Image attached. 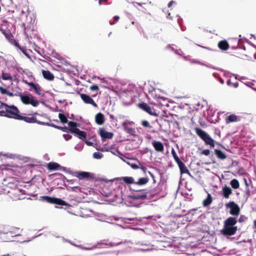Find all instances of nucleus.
Wrapping results in <instances>:
<instances>
[{
	"label": "nucleus",
	"mask_w": 256,
	"mask_h": 256,
	"mask_svg": "<svg viewBox=\"0 0 256 256\" xmlns=\"http://www.w3.org/2000/svg\"><path fill=\"white\" fill-rule=\"evenodd\" d=\"M131 197L135 200L147 199L152 201H155L162 197L160 190L156 188L151 190H134Z\"/></svg>",
	"instance_id": "1"
},
{
	"label": "nucleus",
	"mask_w": 256,
	"mask_h": 256,
	"mask_svg": "<svg viewBox=\"0 0 256 256\" xmlns=\"http://www.w3.org/2000/svg\"><path fill=\"white\" fill-rule=\"evenodd\" d=\"M1 108H4V110H0V116L19 120L21 115L20 114V110L16 106H9L6 103L2 102L0 105V109Z\"/></svg>",
	"instance_id": "2"
},
{
	"label": "nucleus",
	"mask_w": 256,
	"mask_h": 256,
	"mask_svg": "<svg viewBox=\"0 0 256 256\" xmlns=\"http://www.w3.org/2000/svg\"><path fill=\"white\" fill-rule=\"evenodd\" d=\"M237 220L236 218H228L224 222V228L220 230L221 234L224 236L234 234L238 230L237 226H234Z\"/></svg>",
	"instance_id": "3"
},
{
	"label": "nucleus",
	"mask_w": 256,
	"mask_h": 256,
	"mask_svg": "<svg viewBox=\"0 0 256 256\" xmlns=\"http://www.w3.org/2000/svg\"><path fill=\"white\" fill-rule=\"evenodd\" d=\"M134 90L135 88L132 86H129L126 88H122L120 90V97L124 105L128 106L133 102Z\"/></svg>",
	"instance_id": "4"
},
{
	"label": "nucleus",
	"mask_w": 256,
	"mask_h": 256,
	"mask_svg": "<svg viewBox=\"0 0 256 256\" xmlns=\"http://www.w3.org/2000/svg\"><path fill=\"white\" fill-rule=\"evenodd\" d=\"M54 176H58V179H60L66 180L69 184L72 185L73 186H69L68 184H64V186L68 190L76 191V190L80 189V181L76 179L68 180L67 179L64 175L62 174H55Z\"/></svg>",
	"instance_id": "5"
},
{
	"label": "nucleus",
	"mask_w": 256,
	"mask_h": 256,
	"mask_svg": "<svg viewBox=\"0 0 256 256\" xmlns=\"http://www.w3.org/2000/svg\"><path fill=\"white\" fill-rule=\"evenodd\" d=\"M155 216H148L144 217H135L132 218H127L128 220L132 221V224L135 225L142 226L150 224L152 220H155Z\"/></svg>",
	"instance_id": "6"
},
{
	"label": "nucleus",
	"mask_w": 256,
	"mask_h": 256,
	"mask_svg": "<svg viewBox=\"0 0 256 256\" xmlns=\"http://www.w3.org/2000/svg\"><path fill=\"white\" fill-rule=\"evenodd\" d=\"M196 134L206 144L212 147L214 146L215 141L206 132L200 128H195Z\"/></svg>",
	"instance_id": "7"
},
{
	"label": "nucleus",
	"mask_w": 256,
	"mask_h": 256,
	"mask_svg": "<svg viewBox=\"0 0 256 256\" xmlns=\"http://www.w3.org/2000/svg\"><path fill=\"white\" fill-rule=\"evenodd\" d=\"M134 124V122L126 120L122 123V126L126 132L134 136L135 138H137L138 135L136 134V130L134 128H132Z\"/></svg>",
	"instance_id": "8"
},
{
	"label": "nucleus",
	"mask_w": 256,
	"mask_h": 256,
	"mask_svg": "<svg viewBox=\"0 0 256 256\" xmlns=\"http://www.w3.org/2000/svg\"><path fill=\"white\" fill-rule=\"evenodd\" d=\"M226 208H230V214L232 216H238L240 213V208L234 202L232 201L226 204Z\"/></svg>",
	"instance_id": "9"
},
{
	"label": "nucleus",
	"mask_w": 256,
	"mask_h": 256,
	"mask_svg": "<svg viewBox=\"0 0 256 256\" xmlns=\"http://www.w3.org/2000/svg\"><path fill=\"white\" fill-rule=\"evenodd\" d=\"M138 106L140 108L147 112L148 114L152 116L156 115V114L154 112V109L145 102H142L139 104Z\"/></svg>",
	"instance_id": "10"
},
{
	"label": "nucleus",
	"mask_w": 256,
	"mask_h": 256,
	"mask_svg": "<svg viewBox=\"0 0 256 256\" xmlns=\"http://www.w3.org/2000/svg\"><path fill=\"white\" fill-rule=\"evenodd\" d=\"M80 96L84 103L87 104H90L94 108H98L97 104L89 96L84 94H80Z\"/></svg>",
	"instance_id": "11"
},
{
	"label": "nucleus",
	"mask_w": 256,
	"mask_h": 256,
	"mask_svg": "<svg viewBox=\"0 0 256 256\" xmlns=\"http://www.w3.org/2000/svg\"><path fill=\"white\" fill-rule=\"evenodd\" d=\"M75 176L80 180L84 178L90 180L94 178V174L86 172H76Z\"/></svg>",
	"instance_id": "12"
},
{
	"label": "nucleus",
	"mask_w": 256,
	"mask_h": 256,
	"mask_svg": "<svg viewBox=\"0 0 256 256\" xmlns=\"http://www.w3.org/2000/svg\"><path fill=\"white\" fill-rule=\"evenodd\" d=\"M12 44L18 48L28 58H30V50L26 49V48L24 46L21 47L19 45L18 43L14 40H12Z\"/></svg>",
	"instance_id": "13"
},
{
	"label": "nucleus",
	"mask_w": 256,
	"mask_h": 256,
	"mask_svg": "<svg viewBox=\"0 0 256 256\" xmlns=\"http://www.w3.org/2000/svg\"><path fill=\"white\" fill-rule=\"evenodd\" d=\"M98 133L102 137V140L106 139L111 138L114 135L112 132H108L103 128H100Z\"/></svg>",
	"instance_id": "14"
},
{
	"label": "nucleus",
	"mask_w": 256,
	"mask_h": 256,
	"mask_svg": "<svg viewBox=\"0 0 256 256\" xmlns=\"http://www.w3.org/2000/svg\"><path fill=\"white\" fill-rule=\"evenodd\" d=\"M19 120H24L25 122L30 124L36 123L38 124V120L36 119V118L34 116L28 117L20 116Z\"/></svg>",
	"instance_id": "15"
},
{
	"label": "nucleus",
	"mask_w": 256,
	"mask_h": 256,
	"mask_svg": "<svg viewBox=\"0 0 256 256\" xmlns=\"http://www.w3.org/2000/svg\"><path fill=\"white\" fill-rule=\"evenodd\" d=\"M74 132V136L78 137L80 139L84 141L86 138L87 134L86 132L80 130L79 129L75 130V131Z\"/></svg>",
	"instance_id": "16"
},
{
	"label": "nucleus",
	"mask_w": 256,
	"mask_h": 256,
	"mask_svg": "<svg viewBox=\"0 0 256 256\" xmlns=\"http://www.w3.org/2000/svg\"><path fill=\"white\" fill-rule=\"evenodd\" d=\"M95 122L98 125H102L105 122L104 115L101 113L98 112L95 116Z\"/></svg>",
	"instance_id": "17"
},
{
	"label": "nucleus",
	"mask_w": 256,
	"mask_h": 256,
	"mask_svg": "<svg viewBox=\"0 0 256 256\" xmlns=\"http://www.w3.org/2000/svg\"><path fill=\"white\" fill-rule=\"evenodd\" d=\"M48 168L50 170H65L66 168L64 167H62L58 164L56 162H50L48 165Z\"/></svg>",
	"instance_id": "18"
},
{
	"label": "nucleus",
	"mask_w": 256,
	"mask_h": 256,
	"mask_svg": "<svg viewBox=\"0 0 256 256\" xmlns=\"http://www.w3.org/2000/svg\"><path fill=\"white\" fill-rule=\"evenodd\" d=\"M245 182L246 186L247 187L246 188V192L244 194V197L248 200V198L253 194H256V189H254L252 190H250V189L248 187V184L247 183L246 180H245Z\"/></svg>",
	"instance_id": "19"
},
{
	"label": "nucleus",
	"mask_w": 256,
	"mask_h": 256,
	"mask_svg": "<svg viewBox=\"0 0 256 256\" xmlns=\"http://www.w3.org/2000/svg\"><path fill=\"white\" fill-rule=\"evenodd\" d=\"M178 165L180 170V172L181 174H187L190 176H192L190 173V171L186 167V166L182 162H178Z\"/></svg>",
	"instance_id": "20"
},
{
	"label": "nucleus",
	"mask_w": 256,
	"mask_h": 256,
	"mask_svg": "<svg viewBox=\"0 0 256 256\" xmlns=\"http://www.w3.org/2000/svg\"><path fill=\"white\" fill-rule=\"evenodd\" d=\"M152 144L156 150L160 152L164 150V147L162 142L153 141Z\"/></svg>",
	"instance_id": "21"
},
{
	"label": "nucleus",
	"mask_w": 256,
	"mask_h": 256,
	"mask_svg": "<svg viewBox=\"0 0 256 256\" xmlns=\"http://www.w3.org/2000/svg\"><path fill=\"white\" fill-rule=\"evenodd\" d=\"M222 196L224 198H229L230 195L232 193V190L230 187L225 185L222 188Z\"/></svg>",
	"instance_id": "22"
},
{
	"label": "nucleus",
	"mask_w": 256,
	"mask_h": 256,
	"mask_svg": "<svg viewBox=\"0 0 256 256\" xmlns=\"http://www.w3.org/2000/svg\"><path fill=\"white\" fill-rule=\"evenodd\" d=\"M68 124L70 128L68 129V132L74 134V132L75 131V130H78V128H77V127L80 126L79 124H78L75 122L71 121L68 122Z\"/></svg>",
	"instance_id": "23"
},
{
	"label": "nucleus",
	"mask_w": 256,
	"mask_h": 256,
	"mask_svg": "<svg viewBox=\"0 0 256 256\" xmlns=\"http://www.w3.org/2000/svg\"><path fill=\"white\" fill-rule=\"evenodd\" d=\"M44 78L48 80H52L54 78V74L48 70H43L42 71Z\"/></svg>",
	"instance_id": "24"
},
{
	"label": "nucleus",
	"mask_w": 256,
	"mask_h": 256,
	"mask_svg": "<svg viewBox=\"0 0 256 256\" xmlns=\"http://www.w3.org/2000/svg\"><path fill=\"white\" fill-rule=\"evenodd\" d=\"M218 47L222 50H227L230 46L226 40H224L220 41L218 44Z\"/></svg>",
	"instance_id": "25"
},
{
	"label": "nucleus",
	"mask_w": 256,
	"mask_h": 256,
	"mask_svg": "<svg viewBox=\"0 0 256 256\" xmlns=\"http://www.w3.org/2000/svg\"><path fill=\"white\" fill-rule=\"evenodd\" d=\"M226 123L235 122L240 120V118L234 114H230L226 120Z\"/></svg>",
	"instance_id": "26"
},
{
	"label": "nucleus",
	"mask_w": 256,
	"mask_h": 256,
	"mask_svg": "<svg viewBox=\"0 0 256 256\" xmlns=\"http://www.w3.org/2000/svg\"><path fill=\"white\" fill-rule=\"evenodd\" d=\"M52 204H56L59 206H68L66 201L58 198H54Z\"/></svg>",
	"instance_id": "27"
},
{
	"label": "nucleus",
	"mask_w": 256,
	"mask_h": 256,
	"mask_svg": "<svg viewBox=\"0 0 256 256\" xmlns=\"http://www.w3.org/2000/svg\"><path fill=\"white\" fill-rule=\"evenodd\" d=\"M0 32H2V33L6 36V38L12 43V36L10 31L8 30H4L1 28V30H0Z\"/></svg>",
	"instance_id": "28"
},
{
	"label": "nucleus",
	"mask_w": 256,
	"mask_h": 256,
	"mask_svg": "<svg viewBox=\"0 0 256 256\" xmlns=\"http://www.w3.org/2000/svg\"><path fill=\"white\" fill-rule=\"evenodd\" d=\"M214 153L218 158L220 160H224L226 157V154L221 150L216 149L214 150Z\"/></svg>",
	"instance_id": "29"
},
{
	"label": "nucleus",
	"mask_w": 256,
	"mask_h": 256,
	"mask_svg": "<svg viewBox=\"0 0 256 256\" xmlns=\"http://www.w3.org/2000/svg\"><path fill=\"white\" fill-rule=\"evenodd\" d=\"M120 178L127 184H135L134 180L132 176H123Z\"/></svg>",
	"instance_id": "30"
},
{
	"label": "nucleus",
	"mask_w": 256,
	"mask_h": 256,
	"mask_svg": "<svg viewBox=\"0 0 256 256\" xmlns=\"http://www.w3.org/2000/svg\"><path fill=\"white\" fill-rule=\"evenodd\" d=\"M212 202V198L210 194H208L207 198L203 200L202 204L204 207L208 206Z\"/></svg>",
	"instance_id": "31"
},
{
	"label": "nucleus",
	"mask_w": 256,
	"mask_h": 256,
	"mask_svg": "<svg viewBox=\"0 0 256 256\" xmlns=\"http://www.w3.org/2000/svg\"><path fill=\"white\" fill-rule=\"evenodd\" d=\"M148 178L147 177L140 178L138 179V181L135 182L136 185L142 186L146 184L148 182Z\"/></svg>",
	"instance_id": "32"
},
{
	"label": "nucleus",
	"mask_w": 256,
	"mask_h": 256,
	"mask_svg": "<svg viewBox=\"0 0 256 256\" xmlns=\"http://www.w3.org/2000/svg\"><path fill=\"white\" fill-rule=\"evenodd\" d=\"M20 100L22 101V102L25 104H28L27 102L30 101L31 100L30 98H32V96H27V95L22 96V94H20Z\"/></svg>",
	"instance_id": "33"
},
{
	"label": "nucleus",
	"mask_w": 256,
	"mask_h": 256,
	"mask_svg": "<svg viewBox=\"0 0 256 256\" xmlns=\"http://www.w3.org/2000/svg\"><path fill=\"white\" fill-rule=\"evenodd\" d=\"M54 198L49 196H42L40 200L42 201L46 202H47L52 204Z\"/></svg>",
	"instance_id": "34"
},
{
	"label": "nucleus",
	"mask_w": 256,
	"mask_h": 256,
	"mask_svg": "<svg viewBox=\"0 0 256 256\" xmlns=\"http://www.w3.org/2000/svg\"><path fill=\"white\" fill-rule=\"evenodd\" d=\"M230 184L232 187L234 189L238 188L240 186L239 182L236 179H232L230 181Z\"/></svg>",
	"instance_id": "35"
},
{
	"label": "nucleus",
	"mask_w": 256,
	"mask_h": 256,
	"mask_svg": "<svg viewBox=\"0 0 256 256\" xmlns=\"http://www.w3.org/2000/svg\"><path fill=\"white\" fill-rule=\"evenodd\" d=\"M58 118L62 123H68V120L64 114L60 113L58 114Z\"/></svg>",
	"instance_id": "36"
},
{
	"label": "nucleus",
	"mask_w": 256,
	"mask_h": 256,
	"mask_svg": "<svg viewBox=\"0 0 256 256\" xmlns=\"http://www.w3.org/2000/svg\"><path fill=\"white\" fill-rule=\"evenodd\" d=\"M34 90V92L38 96H44V94H42L40 92L42 90L40 86L38 84H36L35 86L32 88Z\"/></svg>",
	"instance_id": "37"
},
{
	"label": "nucleus",
	"mask_w": 256,
	"mask_h": 256,
	"mask_svg": "<svg viewBox=\"0 0 256 256\" xmlns=\"http://www.w3.org/2000/svg\"><path fill=\"white\" fill-rule=\"evenodd\" d=\"M172 154L174 160H175V161L177 163V164H178V162H182L180 160V159L178 158V156H177L176 153V151L174 150V148L172 149Z\"/></svg>",
	"instance_id": "38"
},
{
	"label": "nucleus",
	"mask_w": 256,
	"mask_h": 256,
	"mask_svg": "<svg viewBox=\"0 0 256 256\" xmlns=\"http://www.w3.org/2000/svg\"><path fill=\"white\" fill-rule=\"evenodd\" d=\"M30 99H31V100L30 102H28L27 104H31L34 106H38V104H39V102L38 100H35L33 96H32V98H31Z\"/></svg>",
	"instance_id": "39"
},
{
	"label": "nucleus",
	"mask_w": 256,
	"mask_h": 256,
	"mask_svg": "<svg viewBox=\"0 0 256 256\" xmlns=\"http://www.w3.org/2000/svg\"><path fill=\"white\" fill-rule=\"evenodd\" d=\"M103 154L100 152H94L92 154L93 158L97 160L103 158Z\"/></svg>",
	"instance_id": "40"
},
{
	"label": "nucleus",
	"mask_w": 256,
	"mask_h": 256,
	"mask_svg": "<svg viewBox=\"0 0 256 256\" xmlns=\"http://www.w3.org/2000/svg\"><path fill=\"white\" fill-rule=\"evenodd\" d=\"M226 84L229 86L234 87V88H236L238 86V82H236L232 83V82H230V79H228L227 80Z\"/></svg>",
	"instance_id": "41"
},
{
	"label": "nucleus",
	"mask_w": 256,
	"mask_h": 256,
	"mask_svg": "<svg viewBox=\"0 0 256 256\" xmlns=\"http://www.w3.org/2000/svg\"><path fill=\"white\" fill-rule=\"evenodd\" d=\"M2 78L4 80H8L12 79V76L8 73L2 72Z\"/></svg>",
	"instance_id": "42"
},
{
	"label": "nucleus",
	"mask_w": 256,
	"mask_h": 256,
	"mask_svg": "<svg viewBox=\"0 0 256 256\" xmlns=\"http://www.w3.org/2000/svg\"><path fill=\"white\" fill-rule=\"evenodd\" d=\"M84 144L82 142H80L78 144L74 147V149L78 151H81L83 148Z\"/></svg>",
	"instance_id": "43"
},
{
	"label": "nucleus",
	"mask_w": 256,
	"mask_h": 256,
	"mask_svg": "<svg viewBox=\"0 0 256 256\" xmlns=\"http://www.w3.org/2000/svg\"><path fill=\"white\" fill-rule=\"evenodd\" d=\"M142 126H144L145 128H152V126H150L149 122L147 120H142L141 122Z\"/></svg>",
	"instance_id": "44"
},
{
	"label": "nucleus",
	"mask_w": 256,
	"mask_h": 256,
	"mask_svg": "<svg viewBox=\"0 0 256 256\" xmlns=\"http://www.w3.org/2000/svg\"><path fill=\"white\" fill-rule=\"evenodd\" d=\"M64 240L66 242H68V243L70 244H72V245H73V246H76V247L80 248H82V249L88 250V248H84V247H83L82 246H81V245H76V244H73V243H72V242L70 240H66V239H64Z\"/></svg>",
	"instance_id": "45"
},
{
	"label": "nucleus",
	"mask_w": 256,
	"mask_h": 256,
	"mask_svg": "<svg viewBox=\"0 0 256 256\" xmlns=\"http://www.w3.org/2000/svg\"><path fill=\"white\" fill-rule=\"evenodd\" d=\"M247 218V217H246L245 216L241 215L238 220V222L240 223L246 221Z\"/></svg>",
	"instance_id": "46"
},
{
	"label": "nucleus",
	"mask_w": 256,
	"mask_h": 256,
	"mask_svg": "<svg viewBox=\"0 0 256 256\" xmlns=\"http://www.w3.org/2000/svg\"><path fill=\"white\" fill-rule=\"evenodd\" d=\"M120 18V17L118 16H114V21L112 22V20H110V25H113L116 22H118V20Z\"/></svg>",
	"instance_id": "47"
},
{
	"label": "nucleus",
	"mask_w": 256,
	"mask_h": 256,
	"mask_svg": "<svg viewBox=\"0 0 256 256\" xmlns=\"http://www.w3.org/2000/svg\"><path fill=\"white\" fill-rule=\"evenodd\" d=\"M148 246V248H139V250L140 251H141V252H148V251H150L151 250H152V248H150V246Z\"/></svg>",
	"instance_id": "48"
},
{
	"label": "nucleus",
	"mask_w": 256,
	"mask_h": 256,
	"mask_svg": "<svg viewBox=\"0 0 256 256\" xmlns=\"http://www.w3.org/2000/svg\"><path fill=\"white\" fill-rule=\"evenodd\" d=\"M172 46H173V44H172V45H171V44H168L166 46V48L167 49V50H170L171 51L174 52H175V51H176V49H175L174 47H172Z\"/></svg>",
	"instance_id": "49"
},
{
	"label": "nucleus",
	"mask_w": 256,
	"mask_h": 256,
	"mask_svg": "<svg viewBox=\"0 0 256 256\" xmlns=\"http://www.w3.org/2000/svg\"><path fill=\"white\" fill-rule=\"evenodd\" d=\"M201 154L205 156H208L210 154V150L208 149L204 150L202 151Z\"/></svg>",
	"instance_id": "50"
},
{
	"label": "nucleus",
	"mask_w": 256,
	"mask_h": 256,
	"mask_svg": "<svg viewBox=\"0 0 256 256\" xmlns=\"http://www.w3.org/2000/svg\"><path fill=\"white\" fill-rule=\"evenodd\" d=\"M221 70L222 72H224V76H226V78L230 77L229 75L232 76V73L230 72H228V71H226L224 70Z\"/></svg>",
	"instance_id": "51"
},
{
	"label": "nucleus",
	"mask_w": 256,
	"mask_h": 256,
	"mask_svg": "<svg viewBox=\"0 0 256 256\" xmlns=\"http://www.w3.org/2000/svg\"><path fill=\"white\" fill-rule=\"evenodd\" d=\"M63 137L66 140H68L72 138V136L69 134H64Z\"/></svg>",
	"instance_id": "52"
},
{
	"label": "nucleus",
	"mask_w": 256,
	"mask_h": 256,
	"mask_svg": "<svg viewBox=\"0 0 256 256\" xmlns=\"http://www.w3.org/2000/svg\"><path fill=\"white\" fill-rule=\"evenodd\" d=\"M41 234H40L38 236H33L32 238H31L30 239H29V240H23L22 242H21V243H26V242H28L30 241H32V240H34V238H36L39 236H40Z\"/></svg>",
	"instance_id": "53"
},
{
	"label": "nucleus",
	"mask_w": 256,
	"mask_h": 256,
	"mask_svg": "<svg viewBox=\"0 0 256 256\" xmlns=\"http://www.w3.org/2000/svg\"><path fill=\"white\" fill-rule=\"evenodd\" d=\"M124 242H117V243L110 242V244H109V246H118L120 244H122Z\"/></svg>",
	"instance_id": "54"
},
{
	"label": "nucleus",
	"mask_w": 256,
	"mask_h": 256,
	"mask_svg": "<svg viewBox=\"0 0 256 256\" xmlns=\"http://www.w3.org/2000/svg\"><path fill=\"white\" fill-rule=\"evenodd\" d=\"M58 128H58V129L64 132H69L68 128L66 126L62 127V126H58Z\"/></svg>",
	"instance_id": "55"
},
{
	"label": "nucleus",
	"mask_w": 256,
	"mask_h": 256,
	"mask_svg": "<svg viewBox=\"0 0 256 256\" xmlns=\"http://www.w3.org/2000/svg\"><path fill=\"white\" fill-rule=\"evenodd\" d=\"M12 234H13V232L12 231H9L8 232L4 234L3 237H4V238H6V236H10L12 237H13L14 236H12Z\"/></svg>",
	"instance_id": "56"
},
{
	"label": "nucleus",
	"mask_w": 256,
	"mask_h": 256,
	"mask_svg": "<svg viewBox=\"0 0 256 256\" xmlns=\"http://www.w3.org/2000/svg\"><path fill=\"white\" fill-rule=\"evenodd\" d=\"M0 93L2 94H6V93H7V90L6 88H4L0 86Z\"/></svg>",
	"instance_id": "57"
},
{
	"label": "nucleus",
	"mask_w": 256,
	"mask_h": 256,
	"mask_svg": "<svg viewBox=\"0 0 256 256\" xmlns=\"http://www.w3.org/2000/svg\"><path fill=\"white\" fill-rule=\"evenodd\" d=\"M111 152L112 154L116 156H118V154H122L118 150H115L114 151H111Z\"/></svg>",
	"instance_id": "58"
},
{
	"label": "nucleus",
	"mask_w": 256,
	"mask_h": 256,
	"mask_svg": "<svg viewBox=\"0 0 256 256\" xmlns=\"http://www.w3.org/2000/svg\"><path fill=\"white\" fill-rule=\"evenodd\" d=\"M38 124H40V125H42V126H50V123L46 122H40V121L38 120Z\"/></svg>",
	"instance_id": "59"
},
{
	"label": "nucleus",
	"mask_w": 256,
	"mask_h": 256,
	"mask_svg": "<svg viewBox=\"0 0 256 256\" xmlns=\"http://www.w3.org/2000/svg\"><path fill=\"white\" fill-rule=\"evenodd\" d=\"M176 54L179 56H182L183 54V52L180 49L176 50L174 52Z\"/></svg>",
	"instance_id": "60"
},
{
	"label": "nucleus",
	"mask_w": 256,
	"mask_h": 256,
	"mask_svg": "<svg viewBox=\"0 0 256 256\" xmlns=\"http://www.w3.org/2000/svg\"><path fill=\"white\" fill-rule=\"evenodd\" d=\"M184 197L188 199L189 201H190L192 200V194H184Z\"/></svg>",
	"instance_id": "61"
},
{
	"label": "nucleus",
	"mask_w": 256,
	"mask_h": 256,
	"mask_svg": "<svg viewBox=\"0 0 256 256\" xmlns=\"http://www.w3.org/2000/svg\"><path fill=\"white\" fill-rule=\"evenodd\" d=\"M90 89L92 90H98V86L94 84V85L90 87Z\"/></svg>",
	"instance_id": "62"
},
{
	"label": "nucleus",
	"mask_w": 256,
	"mask_h": 256,
	"mask_svg": "<svg viewBox=\"0 0 256 256\" xmlns=\"http://www.w3.org/2000/svg\"><path fill=\"white\" fill-rule=\"evenodd\" d=\"M148 173L150 176L152 178L153 180L154 183H156V180L155 176H154V174L152 172H150V171L148 172Z\"/></svg>",
	"instance_id": "63"
},
{
	"label": "nucleus",
	"mask_w": 256,
	"mask_h": 256,
	"mask_svg": "<svg viewBox=\"0 0 256 256\" xmlns=\"http://www.w3.org/2000/svg\"><path fill=\"white\" fill-rule=\"evenodd\" d=\"M28 86H30L31 87H32V88H34V86H35L36 84H34L33 82H26Z\"/></svg>",
	"instance_id": "64"
}]
</instances>
